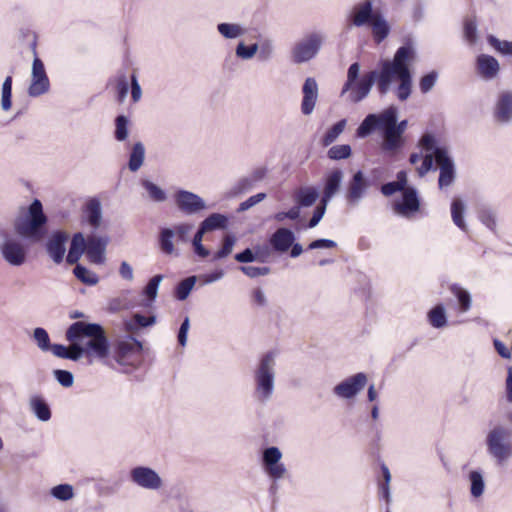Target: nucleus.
Segmentation results:
<instances>
[{"mask_svg":"<svg viewBox=\"0 0 512 512\" xmlns=\"http://www.w3.org/2000/svg\"><path fill=\"white\" fill-rule=\"evenodd\" d=\"M341 180L342 172L339 169L333 170L328 174L325 181L322 202H328L338 192Z\"/></svg>","mask_w":512,"mask_h":512,"instance_id":"obj_25","label":"nucleus"},{"mask_svg":"<svg viewBox=\"0 0 512 512\" xmlns=\"http://www.w3.org/2000/svg\"><path fill=\"white\" fill-rule=\"evenodd\" d=\"M495 118L500 122H507L512 117V93L503 92L499 95L495 107Z\"/></svg>","mask_w":512,"mask_h":512,"instance_id":"obj_22","label":"nucleus"},{"mask_svg":"<svg viewBox=\"0 0 512 512\" xmlns=\"http://www.w3.org/2000/svg\"><path fill=\"white\" fill-rule=\"evenodd\" d=\"M421 165L417 168L420 177L424 176L433 167V156L431 154L425 155L422 159Z\"/></svg>","mask_w":512,"mask_h":512,"instance_id":"obj_60","label":"nucleus"},{"mask_svg":"<svg viewBox=\"0 0 512 512\" xmlns=\"http://www.w3.org/2000/svg\"><path fill=\"white\" fill-rule=\"evenodd\" d=\"M144 186H145L146 190L148 191L151 199H153L154 201H157V202L165 200L166 195H165L164 191L161 190L158 186H156L155 184H153L149 181H145Z\"/></svg>","mask_w":512,"mask_h":512,"instance_id":"obj_55","label":"nucleus"},{"mask_svg":"<svg viewBox=\"0 0 512 512\" xmlns=\"http://www.w3.org/2000/svg\"><path fill=\"white\" fill-rule=\"evenodd\" d=\"M327 203L328 202L321 201L320 205H318L316 207V209L313 212V216L311 217V219L308 222L307 226L309 228L315 227L320 222V220L322 219V217L325 213Z\"/></svg>","mask_w":512,"mask_h":512,"instance_id":"obj_57","label":"nucleus"},{"mask_svg":"<svg viewBox=\"0 0 512 512\" xmlns=\"http://www.w3.org/2000/svg\"><path fill=\"white\" fill-rule=\"evenodd\" d=\"M34 54L35 57L32 62L30 85L28 87V95L30 97L41 96L46 94L50 89V81L44 63L36 56L35 50Z\"/></svg>","mask_w":512,"mask_h":512,"instance_id":"obj_7","label":"nucleus"},{"mask_svg":"<svg viewBox=\"0 0 512 512\" xmlns=\"http://www.w3.org/2000/svg\"><path fill=\"white\" fill-rule=\"evenodd\" d=\"M240 270L247 275L250 278H256L259 276L267 275L270 272V268L263 266V267H256V266H241Z\"/></svg>","mask_w":512,"mask_h":512,"instance_id":"obj_53","label":"nucleus"},{"mask_svg":"<svg viewBox=\"0 0 512 512\" xmlns=\"http://www.w3.org/2000/svg\"><path fill=\"white\" fill-rule=\"evenodd\" d=\"M322 37L317 33L308 35L304 40L297 43L292 50L294 62L302 63L312 59L320 49Z\"/></svg>","mask_w":512,"mask_h":512,"instance_id":"obj_8","label":"nucleus"},{"mask_svg":"<svg viewBox=\"0 0 512 512\" xmlns=\"http://www.w3.org/2000/svg\"><path fill=\"white\" fill-rule=\"evenodd\" d=\"M71 343L70 347H66L61 344H53L49 351L53 353L54 356L62 359H69L72 361H77L80 359V349L75 345V341H69Z\"/></svg>","mask_w":512,"mask_h":512,"instance_id":"obj_28","label":"nucleus"},{"mask_svg":"<svg viewBox=\"0 0 512 512\" xmlns=\"http://www.w3.org/2000/svg\"><path fill=\"white\" fill-rule=\"evenodd\" d=\"M74 275L81 282L88 284V285H95L99 281L98 276L94 272L88 270L87 268H85L84 266H81V265H77L74 268Z\"/></svg>","mask_w":512,"mask_h":512,"instance_id":"obj_43","label":"nucleus"},{"mask_svg":"<svg viewBox=\"0 0 512 512\" xmlns=\"http://www.w3.org/2000/svg\"><path fill=\"white\" fill-rule=\"evenodd\" d=\"M487 42L498 53L502 55L512 56V42L507 40H500L494 35L487 36Z\"/></svg>","mask_w":512,"mask_h":512,"instance_id":"obj_38","label":"nucleus"},{"mask_svg":"<svg viewBox=\"0 0 512 512\" xmlns=\"http://www.w3.org/2000/svg\"><path fill=\"white\" fill-rule=\"evenodd\" d=\"M451 293L458 299L460 311L467 312L471 307V297L468 291L458 284H452L449 287Z\"/></svg>","mask_w":512,"mask_h":512,"instance_id":"obj_33","label":"nucleus"},{"mask_svg":"<svg viewBox=\"0 0 512 512\" xmlns=\"http://www.w3.org/2000/svg\"><path fill=\"white\" fill-rule=\"evenodd\" d=\"M378 14L379 12H373L372 2L366 0L354 6L350 19L354 26L361 27L365 24L370 25Z\"/></svg>","mask_w":512,"mask_h":512,"instance_id":"obj_19","label":"nucleus"},{"mask_svg":"<svg viewBox=\"0 0 512 512\" xmlns=\"http://www.w3.org/2000/svg\"><path fill=\"white\" fill-rule=\"evenodd\" d=\"M174 237V231L169 228H165L161 231L159 237L160 249L165 254H172L174 252V245L172 239Z\"/></svg>","mask_w":512,"mask_h":512,"instance_id":"obj_40","label":"nucleus"},{"mask_svg":"<svg viewBox=\"0 0 512 512\" xmlns=\"http://www.w3.org/2000/svg\"><path fill=\"white\" fill-rule=\"evenodd\" d=\"M2 257L13 266H21L27 258V248L16 238H6L0 246Z\"/></svg>","mask_w":512,"mask_h":512,"instance_id":"obj_9","label":"nucleus"},{"mask_svg":"<svg viewBox=\"0 0 512 512\" xmlns=\"http://www.w3.org/2000/svg\"><path fill=\"white\" fill-rule=\"evenodd\" d=\"M257 51L256 45L246 46L240 43L236 48V54L242 58H251Z\"/></svg>","mask_w":512,"mask_h":512,"instance_id":"obj_59","label":"nucleus"},{"mask_svg":"<svg viewBox=\"0 0 512 512\" xmlns=\"http://www.w3.org/2000/svg\"><path fill=\"white\" fill-rule=\"evenodd\" d=\"M282 454L277 447H269L263 453V464L268 475L273 479H280L284 476L286 469L279 463Z\"/></svg>","mask_w":512,"mask_h":512,"instance_id":"obj_11","label":"nucleus"},{"mask_svg":"<svg viewBox=\"0 0 512 512\" xmlns=\"http://www.w3.org/2000/svg\"><path fill=\"white\" fill-rule=\"evenodd\" d=\"M145 149L142 143H135L130 151V171H137L143 164Z\"/></svg>","mask_w":512,"mask_h":512,"instance_id":"obj_34","label":"nucleus"},{"mask_svg":"<svg viewBox=\"0 0 512 512\" xmlns=\"http://www.w3.org/2000/svg\"><path fill=\"white\" fill-rule=\"evenodd\" d=\"M295 240L293 232L288 228L277 229L270 237L269 242L275 251L286 252Z\"/></svg>","mask_w":512,"mask_h":512,"instance_id":"obj_21","label":"nucleus"},{"mask_svg":"<svg viewBox=\"0 0 512 512\" xmlns=\"http://www.w3.org/2000/svg\"><path fill=\"white\" fill-rule=\"evenodd\" d=\"M375 129L382 130V150L390 153L397 152L403 146V137L395 128V108L389 107L382 113L369 114L357 129V135L365 137Z\"/></svg>","mask_w":512,"mask_h":512,"instance_id":"obj_3","label":"nucleus"},{"mask_svg":"<svg viewBox=\"0 0 512 512\" xmlns=\"http://www.w3.org/2000/svg\"><path fill=\"white\" fill-rule=\"evenodd\" d=\"M66 339L75 341L80 349V358L85 355L89 358L104 360L113 368L117 366L126 371L128 366V342L125 339L118 340L109 350V343L105 331L100 324L84 321L74 322L66 331Z\"/></svg>","mask_w":512,"mask_h":512,"instance_id":"obj_2","label":"nucleus"},{"mask_svg":"<svg viewBox=\"0 0 512 512\" xmlns=\"http://www.w3.org/2000/svg\"><path fill=\"white\" fill-rule=\"evenodd\" d=\"M28 404L30 411L39 421L47 422L51 419L50 407L41 395H32Z\"/></svg>","mask_w":512,"mask_h":512,"instance_id":"obj_23","label":"nucleus"},{"mask_svg":"<svg viewBox=\"0 0 512 512\" xmlns=\"http://www.w3.org/2000/svg\"><path fill=\"white\" fill-rule=\"evenodd\" d=\"M469 478L471 481V494L474 497L481 496L484 490V481L482 475L477 471H472L470 472Z\"/></svg>","mask_w":512,"mask_h":512,"instance_id":"obj_47","label":"nucleus"},{"mask_svg":"<svg viewBox=\"0 0 512 512\" xmlns=\"http://www.w3.org/2000/svg\"><path fill=\"white\" fill-rule=\"evenodd\" d=\"M294 197L299 206L309 207L316 202L318 192L313 187H302L295 193Z\"/></svg>","mask_w":512,"mask_h":512,"instance_id":"obj_31","label":"nucleus"},{"mask_svg":"<svg viewBox=\"0 0 512 512\" xmlns=\"http://www.w3.org/2000/svg\"><path fill=\"white\" fill-rule=\"evenodd\" d=\"M336 246H337V244L333 240L317 239V240L312 241L308 245V249L313 250V249H319V248H335Z\"/></svg>","mask_w":512,"mask_h":512,"instance_id":"obj_62","label":"nucleus"},{"mask_svg":"<svg viewBox=\"0 0 512 512\" xmlns=\"http://www.w3.org/2000/svg\"><path fill=\"white\" fill-rule=\"evenodd\" d=\"M201 225L206 229V231H213L220 228H225L227 225V217L219 214L213 213L208 216Z\"/></svg>","mask_w":512,"mask_h":512,"instance_id":"obj_35","label":"nucleus"},{"mask_svg":"<svg viewBox=\"0 0 512 512\" xmlns=\"http://www.w3.org/2000/svg\"><path fill=\"white\" fill-rule=\"evenodd\" d=\"M266 197L265 193H258L249 197L246 201L242 202L240 205V210H247L250 207L254 206L258 202L262 201Z\"/></svg>","mask_w":512,"mask_h":512,"instance_id":"obj_63","label":"nucleus"},{"mask_svg":"<svg viewBox=\"0 0 512 512\" xmlns=\"http://www.w3.org/2000/svg\"><path fill=\"white\" fill-rule=\"evenodd\" d=\"M434 154L440 168L439 187L449 186L454 180V165L445 150L436 148Z\"/></svg>","mask_w":512,"mask_h":512,"instance_id":"obj_14","label":"nucleus"},{"mask_svg":"<svg viewBox=\"0 0 512 512\" xmlns=\"http://www.w3.org/2000/svg\"><path fill=\"white\" fill-rule=\"evenodd\" d=\"M464 37L470 45H473L477 41V23L476 18L467 17L464 20V28H463Z\"/></svg>","mask_w":512,"mask_h":512,"instance_id":"obj_42","label":"nucleus"},{"mask_svg":"<svg viewBox=\"0 0 512 512\" xmlns=\"http://www.w3.org/2000/svg\"><path fill=\"white\" fill-rule=\"evenodd\" d=\"M351 155V147L347 144L335 145L328 150V157L333 160L346 159Z\"/></svg>","mask_w":512,"mask_h":512,"instance_id":"obj_46","label":"nucleus"},{"mask_svg":"<svg viewBox=\"0 0 512 512\" xmlns=\"http://www.w3.org/2000/svg\"><path fill=\"white\" fill-rule=\"evenodd\" d=\"M464 205L461 200L455 199L451 204V215L453 222L462 230H466V224L463 219Z\"/></svg>","mask_w":512,"mask_h":512,"instance_id":"obj_41","label":"nucleus"},{"mask_svg":"<svg viewBox=\"0 0 512 512\" xmlns=\"http://www.w3.org/2000/svg\"><path fill=\"white\" fill-rule=\"evenodd\" d=\"M381 469H382V474H383L385 482L380 485V491H381L383 497L386 500H388V497H389V482H390V479H391V475H390L389 469L385 465H382Z\"/></svg>","mask_w":512,"mask_h":512,"instance_id":"obj_61","label":"nucleus"},{"mask_svg":"<svg viewBox=\"0 0 512 512\" xmlns=\"http://www.w3.org/2000/svg\"><path fill=\"white\" fill-rule=\"evenodd\" d=\"M234 244L235 238L232 235H226L223 239L221 249L214 254L213 259L219 260L227 257L232 252Z\"/></svg>","mask_w":512,"mask_h":512,"instance_id":"obj_50","label":"nucleus"},{"mask_svg":"<svg viewBox=\"0 0 512 512\" xmlns=\"http://www.w3.org/2000/svg\"><path fill=\"white\" fill-rule=\"evenodd\" d=\"M178 208L186 213L193 214L205 208L203 200L196 194L188 191H179L175 195Z\"/></svg>","mask_w":512,"mask_h":512,"instance_id":"obj_15","label":"nucleus"},{"mask_svg":"<svg viewBox=\"0 0 512 512\" xmlns=\"http://www.w3.org/2000/svg\"><path fill=\"white\" fill-rule=\"evenodd\" d=\"M86 245L87 242L85 241L83 234L76 233L71 241L70 249L66 258L67 262L69 264L76 263L80 259L83 252H86Z\"/></svg>","mask_w":512,"mask_h":512,"instance_id":"obj_27","label":"nucleus"},{"mask_svg":"<svg viewBox=\"0 0 512 512\" xmlns=\"http://www.w3.org/2000/svg\"><path fill=\"white\" fill-rule=\"evenodd\" d=\"M366 188V181L361 171L354 174L352 180L349 183L347 191V199L350 202H356L359 200Z\"/></svg>","mask_w":512,"mask_h":512,"instance_id":"obj_26","label":"nucleus"},{"mask_svg":"<svg viewBox=\"0 0 512 512\" xmlns=\"http://www.w3.org/2000/svg\"><path fill=\"white\" fill-rule=\"evenodd\" d=\"M367 383L364 373H357L334 387V393L341 398H352L361 391Z\"/></svg>","mask_w":512,"mask_h":512,"instance_id":"obj_10","label":"nucleus"},{"mask_svg":"<svg viewBox=\"0 0 512 512\" xmlns=\"http://www.w3.org/2000/svg\"><path fill=\"white\" fill-rule=\"evenodd\" d=\"M506 398L508 402L512 403V366L507 369V378H506Z\"/></svg>","mask_w":512,"mask_h":512,"instance_id":"obj_64","label":"nucleus"},{"mask_svg":"<svg viewBox=\"0 0 512 512\" xmlns=\"http://www.w3.org/2000/svg\"><path fill=\"white\" fill-rule=\"evenodd\" d=\"M480 221L489 229L494 230L496 227V220L493 213L489 210H482L479 213Z\"/></svg>","mask_w":512,"mask_h":512,"instance_id":"obj_58","label":"nucleus"},{"mask_svg":"<svg viewBox=\"0 0 512 512\" xmlns=\"http://www.w3.org/2000/svg\"><path fill=\"white\" fill-rule=\"evenodd\" d=\"M415 60V51L412 46L404 45L397 49L393 60L381 62L380 71L372 70L358 79L360 65L355 62L350 65L347 71V80L343 85L341 94L350 92V100L354 103L362 101L369 94L373 84L376 82L380 95H385L390 88L394 78L399 80L396 95L400 101H405L411 94L412 75L409 69L410 64Z\"/></svg>","mask_w":512,"mask_h":512,"instance_id":"obj_1","label":"nucleus"},{"mask_svg":"<svg viewBox=\"0 0 512 512\" xmlns=\"http://www.w3.org/2000/svg\"><path fill=\"white\" fill-rule=\"evenodd\" d=\"M146 307L148 308L146 315H142L140 313H134L132 315L130 320V333L139 328L152 326L156 323V315L154 314L153 304L147 303Z\"/></svg>","mask_w":512,"mask_h":512,"instance_id":"obj_24","label":"nucleus"},{"mask_svg":"<svg viewBox=\"0 0 512 512\" xmlns=\"http://www.w3.org/2000/svg\"><path fill=\"white\" fill-rule=\"evenodd\" d=\"M130 475L137 485L146 489L157 490L162 485L159 475L148 467H136L131 471Z\"/></svg>","mask_w":512,"mask_h":512,"instance_id":"obj_12","label":"nucleus"},{"mask_svg":"<svg viewBox=\"0 0 512 512\" xmlns=\"http://www.w3.org/2000/svg\"><path fill=\"white\" fill-rule=\"evenodd\" d=\"M303 99L301 111L304 115H310L316 105L318 98V84L312 77H308L302 87Z\"/></svg>","mask_w":512,"mask_h":512,"instance_id":"obj_16","label":"nucleus"},{"mask_svg":"<svg viewBox=\"0 0 512 512\" xmlns=\"http://www.w3.org/2000/svg\"><path fill=\"white\" fill-rule=\"evenodd\" d=\"M12 76H7L2 83L1 88V108L3 111H9L12 106Z\"/></svg>","mask_w":512,"mask_h":512,"instance_id":"obj_36","label":"nucleus"},{"mask_svg":"<svg viewBox=\"0 0 512 512\" xmlns=\"http://www.w3.org/2000/svg\"><path fill=\"white\" fill-rule=\"evenodd\" d=\"M85 214L88 223L93 228H98L102 220L101 204L97 199H91L86 204Z\"/></svg>","mask_w":512,"mask_h":512,"instance_id":"obj_30","label":"nucleus"},{"mask_svg":"<svg viewBox=\"0 0 512 512\" xmlns=\"http://www.w3.org/2000/svg\"><path fill=\"white\" fill-rule=\"evenodd\" d=\"M509 436V431L503 427H495L487 436L488 451L499 462L504 461L511 454Z\"/></svg>","mask_w":512,"mask_h":512,"instance_id":"obj_6","label":"nucleus"},{"mask_svg":"<svg viewBox=\"0 0 512 512\" xmlns=\"http://www.w3.org/2000/svg\"><path fill=\"white\" fill-rule=\"evenodd\" d=\"M428 321L434 328H442L447 324L445 309L442 304H438L428 312Z\"/></svg>","mask_w":512,"mask_h":512,"instance_id":"obj_32","label":"nucleus"},{"mask_svg":"<svg viewBox=\"0 0 512 512\" xmlns=\"http://www.w3.org/2000/svg\"><path fill=\"white\" fill-rule=\"evenodd\" d=\"M273 366L274 355L272 352L266 353L259 364L255 373L256 390L261 400L267 399L273 390Z\"/></svg>","mask_w":512,"mask_h":512,"instance_id":"obj_5","label":"nucleus"},{"mask_svg":"<svg viewBox=\"0 0 512 512\" xmlns=\"http://www.w3.org/2000/svg\"><path fill=\"white\" fill-rule=\"evenodd\" d=\"M68 239V234L58 231L52 234L46 244L47 252L52 260L59 264L62 262L65 254V243Z\"/></svg>","mask_w":512,"mask_h":512,"instance_id":"obj_20","label":"nucleus"},{"mask_svg":"<svg viewBox=\"0 0 512 512\" xmlns=\"http://www.w3.org/2000/svg\"><path fill=\"white\" fill-rule=\"evenodd\" d=\"M127 135V118L124 115H120L116 118L115 137L118 141H123L127 138Z\"/></svg>","mask_w":512,"mask_h":512,"instance_id":"obj_52","label":"nucleus"},{"mask_svg":"<svg viewBox=\"0 0 512 512\" xmlns=\"http://www.w3.org/2000/svg\"><path fill=\"white\" fill-rule=\"evenodd\" d=\"M476 70L483 79L491 80L498 75L500 65L495 57L488 54H480L476 59Z\"/></svg>","mask_w":512,"mask_h":512,"instance_id":"obj_18","label":"nucleus"},{"mask_svg":"<svg viewBox=\"0 0 512 512\" xmlns=\"http://www.w3.org/2000/svg\"><path fill=\"white\" fill-rule=\"evenodd\" d=\"M47 222L41 201L34 199L28 207L20 209L14 220V229L24 239L39 242L46 234Z\"/></svg>","mask_w":512,"mask_h":512,"instance_id":"obj_4","label":"nucleus"},{"mask_svg":"<svg viewBox=\"0 0 512 512\" xmlns=\"http://www.w3.org/2000/svg\"><path fill=\"white\" fill-rule=\"evenodd\" d=\"M370 25L372 27V35L374 41L377 44H380L389 35L390 32V27L387 21L379 13L377 17L373 19Z\"/></svg>","mask_w":512,"mask_h":512,"instance_id":"obj_29","label":"nucleus"},{"mask_svg":"<svg viewBox=\"0 0 512 512\" xmlns=\"http://www.w3.org/2000/svg\"><path fill=\"white\" fill-rule=\"evenodd\" d=\"M193 226L191 224H180L174 227V236L176 235L177 240L181 242H187Z\"/></svg>","mask_w":512,"mask_h":512,"instance_id":"obj_56","label":"nucleus"},{"mask_svg":"<svg viewBox=\"0 0 512 512\" xmlns=\"http://www.w3.org/2000/svg\"><path fill=\"white\" fill-rule=\"evenodd\" d=\"M162 278H163L162 275H155L154 277H152L149 280L148 284L146 285V287L144 289V294L148 298V303L152 304V302L156 298L158 287H159V284H160Z\"/></svg>","mask_w":512,"mask_h":512,"instance_id":"obj_48","label":"nucleus"},{"mask_svg":"<svg viewBox=\"0 0 512 512\" xmlns=\"http://www.w3.org/2000/svg\"><path fill=\"white\" fill-rule=\"evenodd\" d=\"M218 31L228 39L236 38L242 34V30L237 24L221 23L218 25Z\"/></svg>","mask_w":512,"mask_h":512,"instance_id":"obj_49","label":"nucleus"},{"mask_svg":"<svg viewBox=\"0 0 512 512\" xmlns=\"http://www.w3.org/2000/svg\"><path fill=\"white\" fill-rule=\"evenodd\" d=\"M346 125L345 120H340L335 123L324 135L322 144L324 146L330 145L336 138L343 132Z\"/></svg>","mask_w":512,"mask_h":512,"instance_id":"obj_45","label":"nucleus"},{"mask_svg":"<svg viewBox=\"0 0 512 512\" xmlns=\"http://www.w3.org/2000/svg\"><path fill=\"white\" fill-rule=\"evenodd\" d=\"M196 282L195 276H190L178 283L175 288V297L178 300H185L190 294Z\"/></svg>","mask_w":512,"mask_h":512,"instance_id":"obj_39","label":"nucleus"},{"mask_svg":"<svg viewBox=\"0 0 512 512\" xmlns=\"http://www.w3.org/2000/svg\"><path fill=\"white\" fill-rule=\"evenodd\" d=\"M437 73L435 71H432L426 75H424L421 79H420V83H419V86H420V90L422 93H427L428 91H430L432 89V87L435 85V82L437 80Z\"/></svg>","mask_w":512,"mask_h":512,"instance_id":"obj_54","label":"nucleus"},{"mask_svg":"<svg viewBox=\"0 0 512 512\" xmlns=\"http://www.w3.org/2000/svg\"><path fill=\"white\" fill-rule=\"evenodd\" d=\"M53 375L57 382L65 388L71 387L74 383V376L70 371L56 369L53 371Z\"/></svg>","mask_w":512,"mask_h":512,"instance_id":"obj_51","label":"nucleus"},{"mask_svg":"<svg viewBox=\"0 0 512 512\" xmlns=\"http://www.w3.org/2000/svg\"><path fill=\"white\" fill-rule=\"evenodd\" d=\"M50 494L57 500L68 501L71 500L75 493L74 488L70 484H59L51 488Z\"/></svg>","mask_w":512,"mask_h":512,"instance_id":"obj_37","label":"nucleus"},{"mask_svg":"<svg viewBox=\"0 0 512 512\" xmlns=\"http://www.w3.org/2000/svg\"><path fill=\"white\" fill-rule=\"evenodd\" d=\"M33 339L41 351L46 352L50 350V338L47 331L44 328H35L33 331Z\"/></svg>","mask_w":512,"mask_h":512,"instance_id":"obj_44","label":"nucleus"},{"mask_svg":"<svg viewBox=\"0 0 512 512\" xmlns=\"http://www.w3.org/2000/svg\"><path fill=\"white\" fill-rule=\"evenodd\" d=\"M108 244L106 237L89 236L86 245V255L95 264H102L105 260V250Z\"/></svg>","mask_w":512,"mask_h":512,"instance_id":"obj_17","label":"nucleus"},{"mask_svg":"<svg viewBox=\"0 0 512 512\" xmlns=\"http://www.w3.org/2000/svg\"><path fill=\"white\" fill-rule=\"evenodd\" d=\"M402 192V200L393 204L395 213L408 217L420 208V201L414 188L408 187Z\"/></svg>","mask_w":512,"mask_h":512,"instance_id":"obj_13","label":"nucleus"}]
</instances>
